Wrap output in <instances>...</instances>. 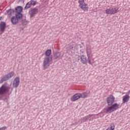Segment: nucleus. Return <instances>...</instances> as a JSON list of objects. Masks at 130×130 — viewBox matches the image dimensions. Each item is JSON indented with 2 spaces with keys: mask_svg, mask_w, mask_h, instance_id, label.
<instances>
[{
  "mask_svg": "<svg viewBox=\"0 0 130 130\" xmlns=\"http://www.w3.org/2000/svg\"><path fill=\"white\" fill-rule=\"evenodd\" d=\"M79 8H80V9H82V11H84V12H87L88 10H89L88 4L86 3H84L83 5H81V6H79Z\"/></svg>",
  "mask_w": 130,
  "mask_h": 130,
  "instance_id": "15",
  "label": "nucleus"
},
{
  "mask_svg": "<svg viewBox=\"0 0 130 130\" xmlns=\"http://www.w3.org/2000/svg\"><path fill=\"white\" fill-rule=\"evenodd\" d=\"M7 99L8 98H7L6 93L0 94V100H3V101H6Z\"/></svg>",
  "mask_w": 130,
  "mask_h": 130,
  "instance_id": "19",
  "label": "nucleus"
},
{
  "mask_svg": "<svg viewBox=\"0 0 130 130\" xmlns=\"http://www.w3.org/2000/svg\"><path fill=\"white\" fill-rule=\"evenodd\" d=\"M18 3H24L23 0H19Z\"/></svg>",
  "mask_w": 130,
  "mask_h": 130,
  "instance_id": "29",
  "label": "nucleus"
},
{
  "mask_svg": "<svg viewBox=\"0 0 130 130\" xmlns=\"http://www.w3.org/2000/svg\"><path fill=\"white\" fill-rule=\"evenodd\" d=\"M29 2V4L30 6H36L37 5V1H35L34 0H31L30 1L28 2Z\"/></svg>",
  "mask_w": 130,
  "mask_h": 130,
  "instance_id": "22",
  "label": "nucleus"
},
{
  "mask_svg": "<svg viewBox=\"0 0 130 130\" xmlns=\"http://www.w3.org/2000/svg\"><path fill=\"white\" fill-rule=\"evenodd\" d=\"M14 75H15V72L12 71L4 76L3 77H1V80H0V84H3L4 82H6V81H9L10 79H11V78H13V77H14Z\"/></svg>",
  "mask_w": 130,
  "mask_h": 130,
  "instance_id": "5",
  "label": "nucleus"
},
{
  "mask_svg": "<svg viewBox=\"0 0 130 130\" xmlns=\"http://www.w3.org/2000/svg\"><path fill=\"white\" fill-rule=\"evenodd\" d=\"M7 28V23L5 21H1L0 22V32L4 33L6 31Z\"/></svg>",
  "mask_w": 130,
  "mask_h": 130,
  "instance_id": "12",
  "label": "nucleus"
},
{
  "mask_svg": "<svg viewBox=\"0 0 130 130\" xmlns=\"http://www.w3.org/2000/svg\"><path fill=\"white\" fill-rule=\"evenodd\" d=\"M6 13L8 16H12V14H15V11L14 9H10L7 10Z\"/></svg>",
  "mask_w": 130,
  "mask_h": 130,
  "instance_id": "18",
  "label": "nucleus"
},
{
  "mask_svg": "<svg viewBox=\"0 0 130 130\" xmlns=\"http://www.w3.org/2000/svg\"><path fill=\"white\" fill-rule=\"evenodd\" d=\"M61 54V53H60L59 52H53L52 56L53 58L54 59V60H59Z\"/></svg>",
  "mask_w": 130,
  "mask_h": 130,
  "instance_id": "13",
  "label": "nucleus"
},
{
  "mask_svg": "<svg viewBox=\"0 0 130 130\" xmlns=\"http://www.w3.org/2000/svg\"><path fill=\"white\" fill-rule=\"evenodd\" d=\"M2 19H3V17L2 16L0 17V21H1Z\"/></svg>",
  "mask_w": 130,
  "mask_h": 130,
  "instance_id": "31",
  "label": "nucleus"
},
{
  "mask_svg": "<svg viewBox=\"0 0 130 130\" xmlns=\"http://www.w3.org/2000/svg\"><path fill=\"white\" fill-rule=\"evenodd\" d=\"M118 7H110V8H107L106 10V14L107 15H115L117 14L119 12L118 11Z\"/></svg>",
  "mask_w": 130,
  "mask_h": 130,
  "instance_id": "6",
  "label": "nucleus"
},
{
  "mask_svg": "<svg viewBox=\"0 0 130 130\" xmlns=\"http://www.w3.org/2000/svg\"><path fill=\"white\" fill-rule=\"evenodd\" d=\"M21 23L23 26H26V25L28 24V20H26V19H22Z\"/></svg>",
  "mask_w": 130,
  "mask_h": 130,
  "instance_id": "20",
  "label": "nucleus"
},
{
  "mask_svg": "<svg viewBox=\"0 0 130 130\" xmlns=\"http://www.w3.org/2000/svg\"><path fill=\"white\" fill-rule=\"evenodd\" d=\"M30 8H31V5L30 4V3L28 2L25 5V6L24 8V10H27L28 9H30Z\"/></svg>",
  "mask_w": 130,
  "mask_h": 130,
  "instance_id": "21",
  "label": "nucleus"
},
{
  "mask_svg": "<svg viewBox=\"0 0 130 130\" xmlns=\"http://www.w3.org/2000/svg\"><path fill=\"white\" fill-rule=\"evenodd\" d=\"M78 45L80 46V48H82V47H83V46H82L81 45V44H79V45Z\"/></svg>",
  "mask_w": 130,
  "mask_h": 130,
  "instance_id": "30",
  "label": "nucleus"
},
{
  "mask_svg": "<svg viewBox=\"0 0 130 130\" xmlns=\"http://www.w3.org/2000/svg\"><path fill=\"white\" fill-rule=\"evenodd\" d=\"M115 102V98L113 95L111 94L109 95V96L107 98V104H108V106L109 105H111V104H113Z\"/></svg>",
  "mask_w": 130,
  "mask_h": 130,
  "instance_id": "10",
  "label": "nucleus"
},
{
  "mask_svg": "<svg viewBox=\"0 0 130 130\" xmlns=\"http://www.w3.org/2000/svg\"><path fill=\"white\" fill-rule=\"evenodd\" d=\"M80 59L81 62L83 64H87L88 62L89 64H92L93 63L91 61L92 59V57H87H87H86L85 55H81L79 56L78 60H80Z\"/></svg>",
  "mask_w": 130,
  "mask_h": 130,
  "instance_id": "3",
  "label": "nucleus"
},
{
  "mask_svg": "<svg viewBox=\"0 0 130 130\" xmlns=\"http://www.w3.org/2000/svg\"><path fill=\"white\" fill-rule=\"evenodd\" d=\"M80 98H82V99H86V98H87L89 94L87 92H83L82 93H80Z\"/></svg>",
  "mask_w": 130,
  "mask_h": 130,
  "instance_id": "17",
  "label": "nucleus"
},
{
  "mask_svg": "<svg viewBox=\"0 0 130 130\" xmlns=\"http://www.w3.org/2000/svg\"><path fill=\"white\" fill-rule=\"evenodd\" d=\"M119 108V105L117 103H113L110 105H109L107 108H105L102 110V112L104 113H112L116 111L117 109Z\"/></svg>",
  "mask_w": 130,
  "mask_h": 130,
  "instance_id": "2",
  "label": "nucleus"
},
{
  "mask_svg": "<svg viewBox=\"0 0 130 130\" xmlns=\"http://www.w3.org/2000/svg\"><path fill=\"white\" fill-rule=\"evenodd\" d=\"M91 119H89V121H91Z\"/></svg>",
  "mask_w": 130,
  "mask_h": 130,
  "instance_id": "32",
  "label": "nucleus"
},
{
  "mask_svg": "<svg viewBox=\"0 0 130 130\" xmlns=\"http://www.w3.org/2000/svg\"><path fill=\"white\" fill-rule=\"evenodd\" d=\"M15 12L16 13L15 15L23 17L22 12H23V7L21 6H17L15 9Z\"/></svg>",
  "mask_w": 130,
  "mask_h": 130,
  "instance_id": "9",
  "label": "nucleus"
},
{
  "mask_svg": "<svg viewBox=\"0 0 130 130\" xmlns=\"http://www.w3.org/2000/svg\"><path fill=\"white\" fill-rule=\"evenodd\" d=\"M5 129H7V126H4L0 128V130H5Z\"/></svg>",
  "mask_w": 130,
  "mask_h": 130,
  "instance_id": "28",
  "label": "nucleus"
},
{
  "mask_svg": "<svg viewBox=\"0 0 130 130\" xmlns=\"http://www.w3.org/2000/svg\"><path fill=\"white\" fill-rule=\"evenodd\" d=\"M78 3H79V7H81V6H83L85 3V0H78Z\"/></svg>",
  "mask_w": 130,
  "mask_h": 130,
  "instance_id": "23",
  "label": "nucleus"
},
{
  "mask_svg": "<svg viewBox=\"0 0 130 130\" xmlns=\"http://www.w3.org/2000/svg\"><path fill=\"white\" fill-rule=\"evenodd\" d=\"M130 96L128 94H126L123 96L122 102L123 103H127L129 101Z\"/></svg>",
  "mask_w": 130,
  "mask_h": 130,
  "instance_id": "16",
  "label": "nucleus"
},
{
  "mask_svg": "<svg viewBox=\"0 0 130 130\" xmlns=\"http://www.w3.org/2000/svg\"><path fill=\"white\" fill-rule=\"evenodd\" d=\"M80 98H81L80 93H77L72 96V97L71 98V101L72 102H75V101L79 100Z\"/></svg>",
  "mask_w": 130,
  "mask_h": 130,
  "instance_id": "14",
  "label": "nucleus"
},
{
  "mask_svg": "<svg viewBox=\"0 0 130 130\" xmlns=\"http://www.w3.org/2000/svg\"><path fill=\"white\" fill-rule=\"evenodd\" d=\"M19 85H20V77H16L13 81L12 86L13 88H18Z\"/></svg>",
  "mask_w": 130,
  "mask_h": 130,
  "instance_id": "11",
  "label": "nucleus"
},
{
  "mask_svg": "<svg viewBox=\"0 0 130 130\" xmlns=\"http://www.w3.org/2000/svg\"><path fill=\"white\" fill-rule=\"evenodd\" d=\"M37 14H38V8L35 7L29 9L28 14L30 15V18L35 17V15H37Z\"/></svg>",
  "mask_w": 130,
  "mask_h": 130,
  "instance_id": "8",
  "label": "nucleus"
},
{
  "mask_svg": "<svg viewBox=\"0 0 130 130\" xmlns=\"http://www.w3.org/2000/svg\"><path fill=\"white\" fill-rule=\"evenodd\" d=\"M86 54L87 57H91V56H90V54H91V52H90V50H88V49H86Z\"/></svg>",
  "mask_w": 130,
  "mask_h": 130,
  "instance_id": "24",
  "label": "nucleus"
},
{
  "mask_svg": "<svg viewBox=\"0 0 130 130\" xmlns=\"http://www.w3.org/2000/svg\"><path fill=\"white\" fill-rule=\"evenodd\" d=\"M81 120H82V122H85V121H87V117L86 116L82 117Z\"/></svg>",
  "mask_w": 130,
  "mask_h": 130,
  "instance_id": "25",
  "label": "nucleus"
},
{
  "mask_svg": "<svg viewBox=\"0 0 130 130\" xmlns=\"http://www.w3.org/2000/svg\"><path fill=\"white\" fill-rule=\"evenodd\" d=\"M22 19H23V16L15 14V16H12L11 17V22L12 25H17V24L19 23V20H22Z\"/></svg>",
  "mask_w": 130,
  "mask_h": 130,
  "instance_id": "7",
  "label": "nucleus"
},
{
  "mask_svg": "<svg viewBox=\"0 0 130 130\" xmlns=\"http://www.w3.org/2000/svg\"><path fill=\"white\" fill-rule=\"evenodd\" d=\"M69 48L71 50H74V49H75V47H74V45L70 46Z\"/></svg>",
  "mask_w": 130,
  "mask_h": 130,
  "instance_id": "27",
  "label": "nucleus"
},
{
  "mask_svg": "<svg viewBox=\"0 0 130 130\" xmlns=\"http://www.w3.org/2000/svg\"><path fill=\"white\" fill-rule=\"evenodd\" d=\"M44 53L46 57L44 59L43 68L45 70L50 66V62L52 61L53 56L51 55L52 51L50 49H47Z\"/></svg>",
  "mask_w": 130,
  "mask_h": 130,
  "instance_id": "1",
  "label": "nucleus"
},
{
  "mask_svg": "<svg viewBox=\"0 0 130 130\" xmlns=\"http://www.w3.org/2000/svg\"><path fill=\"white\" fill-rule=\"evenodd\" d=\"M91 116H93V115L89 114L85 116V117H86V121L89 120V118H90Z\"/></svg>",
  "mask_w": 130,
  "mask_h": 130,
  "instance_id": "26",
  "label": "nucleus"
},
{
  "mask_svg": "<svg viewBox=\"0 0 130 130\" xmlns=\"http://www.w3.org/2000/svg\"><path fill=\"white\" fill-rule=\"evenodd\" d=\"M8 82H5L0 87V95H2V94H7V93L10 92L11 86H8Z\"/></svg>",
  "mask_w": 130,
  "mask_h": 130,
  "instance_id": "4",
  "label": "nucleus"
}]
</instances>
